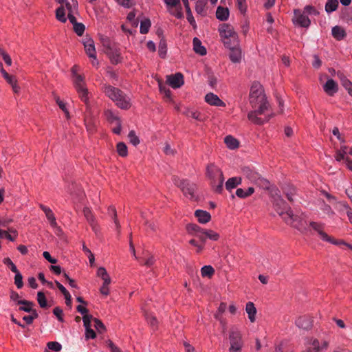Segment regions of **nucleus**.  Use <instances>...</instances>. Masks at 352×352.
<instances>
[{"label": "nucleus", "instance_id": "obj_1", "mask_svg": "<svg viewBox=\"0 0 352 352\" xmlns=\"http://www.w3.org/2000/svg\"><path fill=\"white\" fill-rule=\"evenodd\" d=\"M250 102L254 111H251L248 114V120L255 124H263L270 120L269 116L264 118H259L265 113L268 110L269 103L267 101L264 90L259 82H254L250 88Z\"/></svg>", "mask_w": 352, "mask_h": 352}, {"label": "nucleus", "instance_id": "obj_2", "mask_svg": "<svg viewBox=\"0 0 352 352\" xmlns=\"http://www.w3.org/2000/svg\"><path fill=\"white\" fill-rule=\"evenodd\" d=\"M102 90L104 95L111 100L118 108L126 110L131 107L130 97L118 87L104 84Z\"/></svg>", "mask_w": 352, "mask_h": 352}, {"label": "nucleus", "instance_id": "obj_3", "mask_svg": "<svg viewBox=\"0 0 352 352\" xmlns=\"http://www.w3.org/2000/svg\"><path fill=\"white\" fill-rule=\"evenodd\" d=\"M206 176L209 180L212 190L219 194L223 192L224 176L221 169L214 164H209L206 166Z\"/></svg>", "mask_w": 352, "mask_h": 352}, {"label": "nucleus", "instance_id": "obj_4", "mask_svg": "<svg viewBox=\"0 0 352 352\" xmlns=\"http://www.w3.org/2000/svg\"><path fill=\"white\" fill-rule=\"evenodd\" d=\"M79 67L76 65H74L71 69L72 78L74 86L78 94L80 100L89 105V92L86 87L85 82V76L78 74Z\"/></svg>", "mask_w": 352, "mask_h": 352}, {"label": "nucleus", "instance_id": "obj_5", "mask_svg": "<svg viewBox=\"0 0 352 352\" xmlns=\"http://www.w3.org/2000/svg\"><path fill=\"white\" fill-rule=\"evenodd\" d=\"M284 221L287 224L297 229L301 233H307L309 230L307 216L303 212L300 214H294L292 210H289L287 216L284 217Z\"/></svg>", "mask_w": 352, "mask_h": 352}, {"label": "nucleus", "instance_id": "obj_6", "mask_svg": "<svg viewBox=\"0 0 352 352\" xmlns=\"http://www.w3.org/2000/svg\"><path fill=\"white\" fill-rule=\"evenodd\" d=\"M101 43L102 46L105 48V53L109 56L112 64L117 65L122 62V57L118 44L112 41L107 36L102 37L101 38Z\"/></svg>", "mask_w": 352, "mask_h": 352}, {"label": "nucleus", "instance_id": "obj_7", "mask_svg": "<svg viewBox=\"0 0 352 352\" xmlns=\"http://www.w3.org/2000/svg\"><path fill=\"white\" fill-rule=\"evenodd\" d=\"M219 32L221 38L226 47H231V44H233V45L239 44L237 33L231 25L227 23L220 25Z\"/></svg>", "mask_w": 352, "mask_h": 352}, {"label": "nucleus", "instance_id": "obj_8", "mask_svg": "<svg viewBox=\"0 0 352 352\" xmlns=\"http://www.w3.org/2000/svg\"><path fill=\"white\" fill-rule=\"evenodd\" d=\"M241 173L248 180L261 188L268 189L270 188V182L266 179L262 177L253 168L243 166L241 168Z\"/></svg>", "mask_w": 352, "mask_h": 352}, {"label": "nucleus", "instance_id": "obj_9", "mask_svg": "<svg viewBox=\"0 0 352 352\" xmlns=\"http://www.w3.org/2000/svg\"><path fill=\"white\" fill-rule=\"evenodd\" d=\"M60 4V6L56 10V19L61 23L67 21L66 14L69 12L70 7L76 6L78 9V4L76 0H56Z\"/></svg>", "mask_w": 352, "mask_h": 352}, {"label": "nucleus", "instance_id": "obj_10", "mask_svg": "<svg viewBox=\"0 0 352 352\" xmlns=\"http://www.w3.org/2000/svg\"><path fill=\"white\" fill-rule=\"evenodd\" d=\"M309 226L311 229H313L315 232H316L318 233V234L320 236V239L322 241L329 242L332 244H346V243L344 241H341L340 242L338 243V242L336 241L332 237L329 236L324 232V223H322L320 222H316V221H310L309 223ZM347 245L349 247L351 248V246L350 245L347 244Z\"/></svg>", "mask_w": 352, "mask_h": 352}, {"label": "nucleus", "instance_id": "obj_11", "mask_svg": "<svg viewBox=\"0 0 352 352\" xmlns=\"http://www.w3.org/2000/svg\"><path fill=\"white\" fill-rule=\"evenodd\" d=\"M172 180L174 184L181 189L186 197L190 199H192L194 197L195 190V184H190L186 179H182L177 176H173Z\"/></svg>", "mask_w": 352, "mask_h": 352}, {"label": "nucleus", "instance_id": "obj_12", "mask_svg": "<svg viewBox=\"0 0 352 352\" xmlns=\"http://www.w3.org/2000/svg\"><path fill=\"white\" fill-rule=\"evenodd\" d=\"M230 346L229 352H241L243 346L242 334L237 329H231L229 335Z\"/></svg>", "mask_w": 352, "mask_h": 352}, {"label": "nucleus", "instance_id": "obj_13", "mask_svg": "<svg viewBox=\"0 0 352 352\" xmlns=\"http://www.w3.org/2000/svg\"><path fill=\"white\" fill-rule=\"evenodd\" d=\"M78 14V9L76 10V6H73L69 8V12L67 14V19H68L70 23L73 25V29L78 36H82L85 32V27L82 23H78L76 21V15Z\"/></svg>", "mask_w": 352, "mask_h": 352}, {"label": "nucleus", "instance_id": "obj_14", "mask_svg": "<svg viewBox=\"0 0 352 352\" xmlns=\"http://www.w3.org/2000/svg\"><path fill=\"white\" fill-rule=\"evenodd\" d=\"M168 12L177 19L184 17L180 0H164Z\"/></svg>", "mask_w": 352, "mask_h": 352}, {"label": "nucleus", "instance_id": "obj_15", "mask_svg": "<svg viewBox=\"0 0 352 352\" xmlns=\"http://www.w3.org/2000/svg\"><path fill=\"white\" fill-rule=\"evenodd\" d=\"M273 206L277 213L282 217L284 220V217L287 216V213L289 210H292L291 208L287 204L280 196H278L277 198L274 199L273 202Z\"/></svg>", "mask_w": 352, "mask_h": 352}, {"label": "nucleus", "instance_id": "obj_16", "mask_svg": "<svg viewBox=\"0 0 352 352\" xmlns=\"http://www.w3.org/2000/svg\"><path fill=\"white\" fill-rule=\"evenodd\" d=\"M294 18L292 21L294 24L298 25L302 28H308L311 24L309 17L300 10L296 9L294 11Z\"/></svg>", "mask_w": 352, "mask_h": 352}, {"label": "nucleus", "instance_id": "obj_17", "mask_svg": "<svg viewBox=\"0 0 352 352\" xmlns=\"http://www.w3.org/2000/svg\"><path fill=\"white\" fill-rule=\"evenodd\" d=\"M83 45L86 54L89 58H93V60L91 61L92 65L94 66L98 65V61L96 59V52L94 41L90 38H86L83 41Z\"/></svg>", "mask_w": 352, "mask_h": 352}, {"label": "nucleus", "instance_id": "obj_18", "mask_svg": "<svg viewBox=\"0 0 352 352\" xmlns=\"http://www.w3.org/2000/svg\"><path fill=\"white\" fill-rule=\"evenodd\" d=\"M166 82L173 89L180 88L184 84V76L180 72L168 75Z\"/></svg>", "mask_w": 352, "mask_h": 352}, {"label": "nucleus", "instance_id": "obj_19", "mask_svg": "<svg viewBox=\"0 0 352 352\" xmlns=\"http://www.w3.org/2000/svg\"><path fill=\"white\" fill-rule=\"evenodd\" d=\"M308 345L309 346V347L311 348L313 351L316 352H320L328 348L329 341L325 340L320 341L316 338H311L308 342Z\"/></svg>", "mask_w": 352, "mask_h": 352}, {"label": "nucleus", "instance_id": "obj_20", "mask_svg": "<svg viewBox=\"0 0 352 352\" xmlns=\"http://www.w3.org/2000/svg\"><path fill=\"white\" fill-rule=\"evenodd\" d=\"M83 214L87 219L88 223L91 227L92 230L97 232L98 231V226L94 215L93 214L91 209L88 207L83 208Z\"/></svg>", "mask_w": 352, "mask_h": 352}, {"label": "nucleus", "instance_id": "obj_21", "mask_svg": "<svg viewBox=\"0 0 352 352\" xmlns=\"http://www.w3.org/2000/svg\"><path fill=\"white\" fill-rule=\"evenodd\" d=\"M228 48L230 50L229 56L231 61L234 63H240L242 58V52L239 44L237 45L231 44V47Z\"/></svg>", "mask_w": 352, "mask_h": 352}, {"label": "nucleus", "instance_id": "obj_22", "mask_svg": "<svg viewBox=\"0 0 352 352\" xmlns=\"http://www.w3.org/2000/svg\"><path fill=\"white\" fill-rule=\"evenodd\" d=\"M205 101L211 106L226 107V103L213 93H208L205 96Z\"/></svg>", "mask_w": 352, "mask_h": 352}, {"label": "nucleus", "instance_id": "obj_23", "mask_svg": "<svg viewBox=\"0 0 352 352\" xmlns=\"http://www.w3.org/2000/svg\"><path fill=\"white\" fill-rule=\"evenodd\" d=\"M39 208L43 211L51 227H56V219L53 211L43 204H39Z\"/></svg>", "mask_w": 352, "mask_h": 352}, {"label": "nucleus", "instance_id": "obj_24", "mask_svg": "<svg viewBox=\"0 0 352 352\" xmlns=\"http://www.w3.org/2000/svg\"><path fill=\"white\" fill-rule=\"evenodd\" d=\"M324 91L329 96H333L338 90V84L333 79H329L323 86Z\"/></svg>", "mask_w": 352, "mask_h": 352}, {"label": "nucleus", "instance_id": "obj_25", "mask_svg": "<svg viewBox=\"0 0 352 352\" xmlns=\"http://www.w3.org/2000/svg\"><path fill=\"white\" fill-rule=\"evenodd\" d=\"M332 36L337 41H342L346 36L345 30L339 25H336L331 30Z\"/></svg>", "mask_w": 352, "mask_h": 352}, {"label": "nucleus", "instance_id": "obj_26", "mask_svg": "<svg viewBox=\"0 0 352 352\" xmlns=\"http://www.w3.org/2000/svg\"><path fill=\"white\" fill-rule=\"evenodd\" d=\"M195 217L197 218L198 221L201 223H206L211 219L210 214L202 210H197L195 212Z\"/></svg>", "mask_w": 352, "mask_h": 352}, {"label": "nucleus", "instance_id": "obj_27", "mask_svg": "<svg viewBox=\"0 0 352 352\" xmlns=\"http://www.w3.org/2000/svg\"><path fill=\"white\" fill-rule=\"evenodd\" d=\"M184 114L199 122H204L205 120L204 116L199 111L195 109H186Z\"/></svg>", "mask_w": 352, "mask_h": 352}, {"label": "nucleus", "instance_id": "obj_28", "mask_svg": "<svg viewBox=\"0 0 352 352\" xmlns=\"http://www.w3.org/2000/svg\"><path fill=\"white\" fill-rule=\"evenodd\" d=\"M85 124L87 129V131L89 133H94L96 131L97 127V121L91 117L86 116L85 118Z\"/></svg>", "mask_w": 352, "mask_h": 352}, {"label": "nucleus", "instance_id": "obj_29", "mask_svg": "<svg viewBox=\"0 0 352 352\" xmlns=\"http://www.w3.org/2000/svg\"><path fill=\"white\" fill-rule=\"evenodd\" d=\"M245 311L251 322L256 320V309L252 302H248L245 305Z\"/></svg>", "mask_w": 352, "mask_h": 352}, {"label": "nucleus", "instance_id": "obj_30", "mask_svg": "<svg viewBox=\"0 0 352 352\" xmlns=\"http://www.w3.org/2000/svg\"><path fill=\"white\" fill-rule=\"evenodd\" d=\"M296 324L300 329H309L311 327V321L307 316H300L296 320Z\"/></svg>", "mask_w": 352, "mask_h": 352}, {"label": "nucleus", "instance_id": "obj_31", "mask_svg": "<svg viewBox=\"0 0 352 352\" xmlns=\"http://www.w3.org/2000/svg\"><path fill=\"white\" fill-rule=\"evenodd\" d=\"M242 179L240 177H233L229 178L225 184L226 188L228 191H231L232 189L235 188L237 186L241 184Z\"/></svg>", "mask_w": 352, "mask_h": 352}, {"label": "nucleus", "instance_id": "obj_32", "mask_svg": "<svg viewBox=\"0 0 352 352\" xmlns=\"http://www.w3.org/2000/svg\"><path fill=\"white\" fill-rule=\"evenodd\" d=\"M182 1L184 3V7L186 8L187 20L189 22V23L193 27V28L195 29L197 27V25H196L195 20L192 16V13L191 12V10H190V8L189 6L188 0H182Z\"/></svg>", "mask_w": 352, "mask_h": 352}, {"label": "nucleus", "instance_id": "obj_33", "mask_svg": "<svg viewBox=\"0 0 352 352\" xmlns=\"http://www.w3.org/2000/svg\"><path fill=\"white\" fill-rule=\"evenodd\" d=\"M283 190L287 199L291 202L294 201V197L296 194V188L290 184H287L283 188Z\"/></svg>", "mask_w": 352, "mask_h": 352}, {"label": "nucleus", "instance_id": "obj_34", "mask_svg": "<svg viewBox=\"0 0 352 352\" xmlns=\"http://www.w3.org/2000/svg\"><path fill=\"white\" fill-rule=\"evenodd\" d=\"M226 146L231 150L237 148L239 146V142L232 135H227L224 138Z\"/></svg>", "mask_w": 352, "mask_h": 352}, {"label": "nucleus", "instance_id": "obj_35", "mask_svg": "<svg viewBox=\"0 0 352 352\" xmlns=\"http://www.w3.org/2000/svg\"><path fill=\"white\" fill-rule=\"evenodd\" d=\"M18 305H21L19 307L20 311H23L28 313L32 312L33 311H36V309H33L34 304L31 301H28L26 300H18Z\"/></svg>", "mask_w": 352, "mask_h": 352}, {"label": "nucleus", "instance_id": "obj_36", "mask_svg": "<svg viewBox=\"0 0 352 352\" xmlns=\"http://www.w3.org/2000/svg\"><path fill=\"white\" fill-rule=\"evenodd\" d=\"M193 49L197 54L201 56L206 55L207 53L206 49L202 45L201 41L196 37L193 38Z\"/></svg>", "mask_w": 352, "mask_h": 352}, {"label": "nucleus", "instance_id": "obj_37", "mask_svg": "<svg viewBox=\"0 0 352 352\" xmlns=\"http://www.w3.org/2000/svg\"><path fill=\"white\" fill-rule=\"evenodd\" d=\"M216 16L220 21H226L229 17L228 8L219 6L216 11Z\"/></svg>", "mask_w": 352, "mask_h": 352}, {"label": "nucleus", "instance_id": "obj_38", "mask_svg": "<svg viewBox=\"0 0 352 352\" xmlns=\"http://www.w3.org/2000/svg\"><path fill=\"white\" fill-rule=\"evenodd\" d=\"M97 276L103 280V283L111 284V280L107 273L106 269L103 267H100L97 270Z\"/></svg>", "mask_w": 352, "mask_h": 352}, {"label": "nucleus", "instance_id": "obj_39", "mask_svg": "<svg viewBox=\"0 0 352 352\" xmlns=\"http://www.w3.org/2000/svg\"><path fill=\"white\" fill-rule=\"evenodd\" d=\"M346 150L347 146L346 145L341 146L340 148L336 151L335 160L337 162H341L342 160L344 161L346 158H348L349 157L346 156Z\"/></svg>", "mask_w": 352, "mask_h": 352}, {"label": "nucleus", "instance_id": "obj_40", "mask_svg": "<svg viewBox=\"0 0 352 352\" xmlns=\"http://www.w3.org/2000/svg\"><path fill=\"white\" fill-rule=\"evenodd\" d=\"M342 85L347 90L349 94L352 96V82L346 78L343 74H338Z\"/></svg>", "mask_w": 352, "mask_h": 352}, {"label": "nucleus", "instance_id": "obj_41", "mask_svg": "<svg viewBox=\"0 0 352 352\" xmlns=\"http://www.w3.org/2000/svg\"><path fill=\"white\" fill-rule=\"evenodd\" d=\"M254 192V188L253 187H249L247 190H245L243 188H238L236 190V195L239 198L244 199L252 195Z\"/></svg>", "mask_w": 352, "mask_h": 352}, {"label": "nucleus", "instance_id": "obj_42", "mask_svg": "<svg viewBox=\"0 0 352 352\" xmlns=\"http://www.w3.org/2000/svg\"><path fill=\"white\" fill-rule=\"evenodd\" d=\"M108 214L112 218L116 225V227L118 230L120 228V224L117 218V212L116 208L113 206H111L108 208Z\"/></svg>", "mask_w": 352, "mask_h": 352}, {"label": "nucleus", "instance_id": "obj_43", "mask_svg": "<svg viewBox=\"0 0 352 352\" xmlns=\"http://www.w3.org/2000/svg\"><path fill=\"white\" fill-rule=\"evenodd\" d=\"M116 151L118 155L122 157H125L128 155L127 146L124 142H119L117 144Z\"/></svg>", "mask_w": 352, "mask_h": 352}, {"label": "nucleus", "instance_id": "obj_44", "mask_svg": "<svg viewBox=\"0 0 352 352\" xmlns=\"http://www.w3.org/2000/svg\"><path fill=\"white\" fill-rule=\"evenodd\" d=\"M338 0H328L325 5V10L327 12H332L338 8Z\"/></svg>", "mask_w": 352, "mask_h": 352}, {"label": "nucleus", "instance_id": "obj_45", "mask_svg": "<svg viewBox=\"0 0 352 352\" xmlns=\"http://www.w3.org/2000/svg\"><path fill=\"white\" fill-rule=\"evenodd\" d=\"M151 23L148 19H146L141 21L140 23V32L141 34H146L148 32L149 29L151 28Z\"/></svg>", "mask_w": 352, "mask_h": 352}, {"label": "nucleus", "instance_id": "obj_46", "mask_svg": "<svg viewBox=\"0 0 352 352\" xmlns=\"http://www.w3.org/2000/svg\"><path fill=\"white\" fill-rule=\"evenodd\" d=\"M186 230L189 234L196 236L197 233L204 229L197 224L190 223L186 226Z\"/></svg>", "mask_w": 352, "mask_h": 352}, {"label": "nucleus", "instance_id": "obj_47", "mask_svg": "<svg viewBox=\"0 0 352 352\" xmlns=\"http://www.w3.org/2000/svg\"><path fill=\"white\" fill-rule=\"evenodd\" d=\"M214 273V270L211 265H205L201 269L203 277H211Z\"/></svg>", "mask_w": 352, "mask_h": 352}, {"label": "nucleus", "instance_id": "obj_48", "mask_svg": "<svg viewBox=\"0 0 352 352\" xmlns=\"http://www.w3.org/2000/svg\"><path fill=\"white\" fill-rule=\"evenodd\" d=\"M104 115L107 120L111 123H116L120 120V119L111 110L108 109L105 111Z\"/></svg>", "mask_w": 352, "mask_h": 352}, {"label": "nucleus", "instance_id": "obj_49", "mask_svg": "<svg viewBox=\"0 0 352 352\" xmlns=\"http://www.w3.org/2000/svg\"><path fill=\"white\" fill-rule=\"evenodd\" d=\"M227 308V305L226 302H221L218 309L214 314V317L216 319L219 320L221 322H222L221 320V316L225 312L226 309Z\"/></svg>", "mask_w": 352, "mask_h": 352}, {"label": "nucleus", "instance_id": "obj_50", "mask_svg": "<svg viewBox=\"0 0 352 352\" xmlns=\"http://www.w3.org/2000/svg\"><path fill=\"white\" fill-rule=\"evenodd\" d=\"M37 301L41 308H45L47 306V300L45 294L43 292L37 293Z\"/></svg>", "mask_w": 352, "mask_h": 352}, {"label": "nucleus", "instance_id": "obj_51", "mask_svg": "<svg viewBox=\"0 0 352 352\" xmlns=\"http://www.w3.org/2000/svg\"><path fill=\"white\" fill-rule=\"evenodd\" d=\"M158 85H159L160 91L162 94H164L166 98H168V99H170L171 98V92H170V89L165 85H164L161 80H158Z\"/></svg>", "mask_w": 352, "mask_h": 352}, {"label": "nucleus", "instance_id": "obj_52", "mask_svg": "<svg viewBox=\"0 0 352 352\" xmlns=\"http://www.w3.org/2000/svg\"><path fill=\"white\" fill-rule=\"evenodd\" d=\"M205 234L206 236V239H209L214 241H218L220 237L219 233L212 230L205 229Z\"/></svg>", "mask_w": 352, "mask_h": 352}, {"label": "nucleus", "instance_id": "obj_53", "mask_svg": "<svg viewBox=\"0 0 352 352\" xmlns=\"http://www.w3.org/2000/svg\"><path fill=\"white\" fill-rule=\"evenodd\" d=\"M47 349L54 352H59L62 349V345L58 342H49L47 344Z\"/></svg>", "mask_w": 352, "mask_h": 352}, {"label": "nucleus", "instance_id": "obj_54", "mask_svg": "<svg viewBox=\"0 0 352 352\" xmlns=\"http://www.w3.org/2000/svg\"><path fill=\"white\" fill-rule=\"evenodd\" d=\"M94 326L98 333H102L105 331V327L104 324L98 318H94L93 319Z\"/></svg>", "mask_w": 352, "mask_h": 352}, {"label": "nucleus", "instance_id": "obj_55", "mask_svg": "<svg viewBox=\"0 0 352 352\" xmlns=\"http://www.w3.org/2000/svg\"><path fill=\"white\" fill-rule=\"evenodd\" d=\"M14 273L15 274L14 284L18 289H21L23 286V276L19 270Z\"/></svg>", "mask_w": 352, "mask_h": 352}, {"label": "nucleus", "instance_id": "obj_56", "mask_svg": "<svg viewBox=\"0 0 352 352\" xmlns=\"http://www.w3.org/2000/svg\"><path fill=\"white\" fill-rule=\"evenodd\" d=\"M158 53L161 58H164L166 54V43L164 40H161L159 43Z\"/></svg>", "mask_w": 352, "mask_h": 352}, {"label": "nucleus", "instance_id": "obj_57", "mask_svg": "<svg viewBox=\"0 0 352 352\" xmlns=\"http://www.w3.org/2000/svg\"><path fill=\"white\" fill-rule=\"evenodd\" d=\"M31 315L25 316L23 317V320L28 324H30L33 322L34 320L38 317V314L36 311L30 312Z\"/></svg>", "mask_w": 352, "mask_h": 352}, {"label": "nucleus", "instance_id": "obj_58", "mask_svg": "<svg viewBox=\"0 0 352 352\" xmlns=\"http://www.w3.org/2000/svg\"><path fill=\"white\" fill-rule=\"evenodd\" d=\"M128 138L131 144L133 146H137L140 144L139 138L136 135L134 131H131L129 133Z\"/></svg>", "mask_w": 352, "mask_h": 352}, {"label": "nucleus", "instance_id": "obj_59", "mask_svg": "<svg viewBox=\"0 0 352 352\" xmlns=\"http://www.w3.org/2000/svg\"><path fill=\"white\" fill-rule=\"evenodd\" d=\"M94 318L89 314H85L83 316L82 320L85 329L91 328V321H93Z\"/></svg>", "mask_w": 352, "mask_h": 352}, {"label": "nucleus", "instance_id": "obj_60", "mask_svg": "<svg viewBox=\"0 0 352 352\" xmlns=\"http://www.w3.org/2000/svg\"><path fill=\"white\" fill-rule=\"evenodd\" d=\"M3 263L5 265H6L8 267H10V270L12 272H16V271H18L16 266L9 257L4 258L3 260Z\"/></svg>", "mask_w": 352, "mask_h": 352}, {"label": "nucleus", "instance_id": "obj_61", "mask_svg": "<svg viewBox=\"0 0 352 352\" xmlns=\"http://www.w3.org/2000/svg\"><path fill=\"white\" fill-rule=\"evenodd\" d=\"M56 101L57 104L60 107V109L65 113L67 118H69V111H68V110H67V109L66 107L65 103L63 101H62L58 97L56 98Z\"/></svg>", "mask_w": 352, "mask_h": 352}, {"label": "nucleus", "instance_id": "obj_62", "mask_svg": "<svg viewBox=\"0 0 352 352\" xmlns=\"http://www.w3.org/2000/svg\"><path fill=\"white\" fill-rule=\"evenodd\" d=\"M146 319L148 323L153 328L157 327V320L156 318L151 314H146Z\"/></svg>", "mask_w": 352, "mask_h": 352}, {"label": "nucleus", "instance_id": "obj_63", "mask_svg": "<svg viewBox=\"0 0 352 352\" xmlns=\"http://www.w3.org/2000/svg\"><path fill=\"white\" fill-rule=\"evenodd\" d=\"M303 12L305 14H311V15H317L318 14V12L315 9V8L312 6L308 5L304 8Z\"/></svg>", "mask_w": 352, "mask_h": 352}, {"label": "nucleus", "instance_id": "obj_64", "mask_svg": "<svg viewBox=\"0 0 352 352\" xmlns=\"http://www.w3.org/2000/svg\"><path fill=\"white\" fill-rule=\"evenodd\" d=\"M53 314L57 317L60 322H63V311L59 307H56L53 310Z\"/></svg>", "mask_w": 352, "mask_h": 352}]
</instances>
